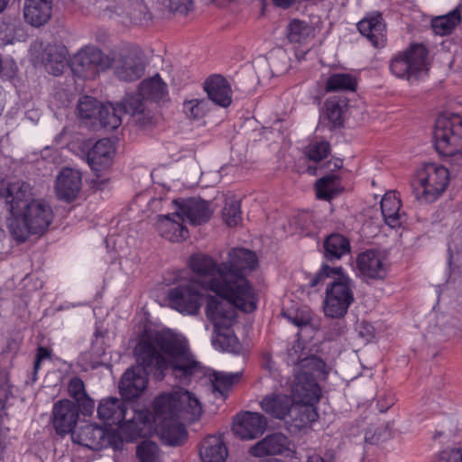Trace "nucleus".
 <instances>
[{
	"label": "nucleus",
	"instance_id": "f257e3e1",
	"mask_svg": "<svg viewBox=\"0 0 462 462\" xmlns=\"http://www.w3.org/2000/svg\"><path fill=\"white\" fill-rule=\"evenodd\" d=\"M138 366L129 367L119 384L121 396L128 401L139 398L147 388L148 373L163 379L165 371L182 384L196 377L205 376L208 371L191 353L188 341L180 336L158 333L142 339L134 347Z\"/></svg>",
	"mask_w": 462,
	"mask_h": 462
},
{
	"label": "nucleus",
	"instance_id": "f03ea898",
	"mask_svg": "<svg viewBox=\"0 0 462 462\" xmlns=\"http://www.w3.org/2000/svg\"><path fill=\"white\" fill-rule=\"evenodd\" d=\"M256 266V254L245 248L231 249L227 259L221 263L205 254H195L189 258V267L197 273V282L203 288L225 293L236 290L247 300L254 297V294L245 274Z\"/></svg>",
	"mask_w": 462,
	"mask_h": 462
},
{
	"label": "nucleus",
	"instance_id": "7ed1b4c3",
	"mask_svg": "<svg viewBox=\"0 0 462 462\" xmlns=\"http://www.w3.org/2000/svg\"><path fill=\"white\" fill-rule=\"evenodd\" d=\"M208 290L217 294L207 298L206 316L214 325V332L218 337H226L221 329H227L236 322V309L244 312H252L256 309L254 297L247 300L242 299L236 290L226 293L214 289Z\"/></svg>",
	"mask_w": 462,
	"mask_h": 462
},
{
	"label": "nucleus",
	"instance_id": "20e7f679",
	"mask_svg": "<svg viewBox=\"0 0 462 462\" xmlns=\"http://www.w3.org/2000/svg\"><path fill=\"white\" fill-rule=\"evenodd\" d=\"M53 218V212L43 200L32 199L29 204L14 217L7 218V226L13 237L24 242L30 234H43Z\"/></svg>",
	"mask_w": 462,
	"mask_h": 462
},
{
	"label": "nucleus",
	"instance_id": "39448f33",
	"mask_svg": "<svg viewBox=\"0 0 462 462\" xmlns=\"http://www.w3.org/2000/svg\"><path fill=\"white\" fill-rule=\"evenodd\" d=\"M154 423L180 420L189 414L190 420L199 419L202 407L199 399L190 392L180 389L171 393H162L153 402Z\"/></svg>",
	"mask_w": 462,
	"mask_h": 462
},
{
	"label": "nucleus",
	"instance_id": "423d86ee",
	"mask_svg": "<svg viewBox=\"0 0 462 462\" xmlns=\"http://www.w3.org/2000/svg\"><path fill=\"white\" fill-rule=\"evenodd\" d=\"M391 73L408 81L418 80L428 75L430 69L429 51L420 43L411 44L403 51L392 57L389 62Z\"/></svg>",
	"mask_w": 462,
	"mask_h": 462
},
{
	"label": "nucleus",
	"instance_id": "0eeeda50",
	"mask_svg": "<svg viewBox=\"0 0 462 462\" xmlns=\"http://www.w3.org/2000/svg\"><path fill=\"white\" fill-rule=\"evenodd\" d=\"M433 141L436 151L442 156L452 157L462 152V116L443 114L435 121Z\"/></svg>",
	"mask_w": 462,
	"mask_h": 462
},
{
	"label": "nucleus",
	"instance_id": "6e6552de",
	"mask_svg": "<svg viewBox=\"0 0 462 462\" xmlns=\"http://www.w3.org/2000/svg\"><path fill=\"white\" fill-rule=\"evenodd\" d=\"M449 172L442 165L427 163L418 171L413 192L418 200L430 203L438 199L448 187Z\"/></svg>",
	"mask_w": 462,
	"mask_h": 462
},
{
	"label": "nucleus",
	"instance_id": "1a4fd4ad",
	"mask_svg": "<svg viewBox=\"0 0 462 462\" xmlns=\"http://www.w3.org/2000/svg\"><path fill=\"white\" fill-rule=\"evenodd\" d=\"M353 282L343 271L327 283L324 313L327 317L343 318L354 302Z\"/></svg>",
	"mask_w": 462,
	"mask_h": 462
},
{
	"label": "nucleus",
	"instance_id": "9d476101",
	"mask_svg": "<svg viewBox=\"0 0 462 462\" xmlns=\"http://www.w3.org/2000/svg\"><path fill=\"white\" fill-rule=\"evenodd\" d=\"M78 115L93 128L116 129L122 123L117 109L111 104L104 105L95 97H82L77 106Z\"/></svg>",
	"mask_w": 462,
	"mask_h": 462
},
{
	"label": "nucleus",
	"instance_id": "9b49d317",
	"mask_svg": "<svg viewBox=\"0 0 462 462\" xmlns=\"http://www.w3.org/2000/svg\"><path fill=\"white\" fill-rule=\"evenodd\" d=\"M193 273L191 281L179 284L168 291L169 306L182 314L195 315L201 307L202 294L196 285L204 288L197 282V273Z\"/></svg>",
	"mask_w": 462,
	"mask_h": 462
},
{
	"label": "nucleus",
	"instance_id": "f8f14e48",
	"mask_svg": "<svg viewBox=\"0 0 462 462\" xmlns=\"http://www.w3.org/2000/svg\"><path fill=\"white\" fill-rule=\"evenodd\" d=\"M112 66V62L95 47H87L78 51L70 60V68L79 78L93 79L100 70Z\"/></svg>",
	"mask_w": 462,
	"mask_h": 462
},
{
	"label": "nucleus",
	"instance_id": "ddd939ff",
	"mask_svg": "<svg viewBox=\"0 0 462 462\" xmlns=\"http://www.w3.org/2000/svg\"><path fill=\"white\" fill-rule=\"evenodd\" d=\"M116 77L124 81H134L144 73L145 64L142 52L135 48H123L113 57Z\"/></svg>",
	"mask_w": 462,
	"mask_h": 462
},
{
	"label": "nucleus",
	"instance_id": "4468645a",
	"mask_svg": "<svg viewBox=\"0 0 462 462\" xmlns=\"http://www.w3.org/2000/svg\"><path fill=\"white\" fill-rule=\"evenodd\" d=\"M115 107L120 116L123 113L128 114L134 124L141 129H147L154 125V116L148 107V101L138 90L127 94Z\"/></svg>",
	"mask_w": 462,
	"mask_h": 462
},
{
	"label": "nucleus",
	"instance_id": "2eb2a0df",
	"mask_svg": "<svg viewBox=\"0 0 462 462\" xmlns=\"http://www.w3.org/2000/svg\"><path fill=\"white\" fill-rule=\"evenodd\" d=\"M79 407L68 399H62L54 403L51 422L58 435L72 434L79 417Z\"/></svg>",
	"mask_w": 462,
	"mask_h": 462
},
{
	"label": "nucleus",
	"instance_id": "dca6fc26",
	"mask_svg": "<svg viewBox=\"0 0 462 462\" xmlns=\"http://www.w3.org/2000/svg\"><path fill=\"white\" fill-rule=\"evenodd\" d=\"M267 419L259 412L245 411L238 414L233 424L232 430L243 440L257 439L267 428Z\"/></svg>",
	"mask_w": 462,
	"mask_h": 462
},
{
	"label": "nucleus",
	"instance_id": "f3484780",
	"mask_svg": "<svg viewBox=\"0 0 462 462\" xmlns=\"http://www.w3.org/2000/svg\"><path fill=\"white\" fill-rule=\"evenodd\" d=\"M251 456L262 457L264 456L285 455L295 453L292 442L283 433L277 432L267 435L249 448Z\"/></svg>",
	"mask_w": 462,
	"mask_h": 462
},
{
	"label": "nucleus",
	"instance_id": "a211bd4d",
	"mask_svg": "<svg viewBox=\"0 0 462 462\" xmlns=\"http://www.w3.org/2000/svg\"><path fill=\"white\" fill-rule=\"evenodd\" d=\"M32 188L29 183L22 180H16L8 183L5 189H0V197L5 199L7 210L11 217L20 215V212L32 200Z\"/></svg>",
	"mask_w": 462,
	"mask_h": 462
},
{
	"label": "nucleus",
	"instance_id": "6ab92c4d",
	"mask_svg": "<svg viewBox=\"0 0 462 462\" xmlns=\"http://www.w3.org/2000/svg\"><path fill=\"white\" fill-rule=\"evenodd\" d=\"M180 215L193 226L208 222L213 211L208 202L196 198L177 199L172 201Z\"/></svg>",
	"mask_w": 462,
	"mask_h": 462
},
{
	"label": "nucleus",
	"instance_id": "aec40b11",
	"mask_svg": "<svg viewBox=\"0 0 462 462\" xmlns=\"http://www.w3.org/2000/svg\"><path fill=\"white\" fill-rule=\"evenodd\" d=\"M359 272L371 279H383L386 276L388 263L386 255L375 249L361 253L356 260Z\"/></svg>",
	"mask_w": 462,
	"mask_h": 462
},
{
	"label": "nucleus",
	"instance_id": "412c9836",
	"mask_svg": "<svg viewBox=\"0 0 462 462\" xmlns=\"http://www.w3.org/2000/svg\"><path fill=\"white\" fill-rule=\"evenodd\" d=\"M294 402L316 404L319 401L320 389L316 377L308 373H297L291 386Z\"/></svg>",
	"mask_w": 462,
	"mask_h": 462
},
{
	"label": "nucleus",
	"instance_id": "4be33fe9",
	"mask_svg": "<svg viewBox=\"0 0 462 462\" xmlns=\"http://www.w3.org/2000/svg\"><path fill=\"white\" fill-rule=\"evenodd\" d=\"M81 185V173L72 168H64L56 177L55 190L57 197L60 199L70 202L78 197Z\"/></svg>",
	"mask_w": 462,
	"mask_h": 462
},
{
	"label": "nucleus",
	"instance_id": "5701e85b",
	"mask_svg": "<svg viewBox=\"0 0 462 462\" xmlns=\"http://www.w3.org/2000/svg\"><path fill=\"white\" fill-rule=\"evenodd\" d=\"M288 362L297 365V373H308L315 377V374H319L325 367L323 360L316 356H309L303 351L302 344L296 341L291 347L288 349Z\"/></svg>",
	"mask_w": 462,
	"mask_h": 462
},
{
	"label": "nucleus",
	"instance_id": "b1692460",
	"mask_svg": "<svg viewBox=\"0 0 462 462\" xmlns=\"http://www.w3.org/2000/svg\"><path fill=\"white\" fill-rule=\"evenodd\" d=\"M184 218L178 209L172 215L158 216L157 229L161 236L171 242H180L188 237L189 231L183 226Z\"/></svg>",
	"mask_w": 462,
	"mask_h": 462
},
{
	"label": "nucleus",
	"instance_id": "393cba45",
	"mask_svg": "<svg viewBox=\"0 0 462 462\" xmlns=\"http://www.w3.org/2000/svg\"><path fill=\"white\" fill-rule=\"evenodd\" d=\"M126 413L127 404L116 397L101 400L97 407L98 418L111 424H120L123 421L132 422V418L126 419Z\"/></svg>",
	"mask_w": 462,
	"mask_h": 462
},
{
	"label": "nucleus",
	"instance_id": "a878e982",
	"mask_svg": "<svg viewBox=\"0 0 462 462\" xmlns=\"http://www.w3.org/2000/svg\"><path fill=\"white\" fill-rule=\"evenodd\" d=\"M292 398L282 393H272L265 395L260 402L262 410L277 420H284L293 407Z\"/></svg>",
	"mask_w": 462,
	"mask_h": 462
},
{
	"label": "nucleus",
	"instance_id": "bb28decb",
	"mask_svg": "<svg viewBox=\"0 0 462 462\" xmlns=\"http://www.w3.org/2000/svg\"><path fill=\"white\" fill-rule=\"evenodd\" d=\"M74 443L79 444L89 449L100 450L104 448L105 429L97 424H86L71 434Z\"/></svg>",
	"mask_w": 462,
	"mask_h": 462
},
{
	"label": "nucleus",
	"instance_id": "cd10ccee",
	"mask_svg": "<svg viewBox=\"0 0 462 462\" xmlns=\"http://www.w3.org/2000/svg\"><path fill=\"white\" fill-rule=\"evenodd\" d=\"M51 0H24V20L34 27L45 24L51 17Z\"/></svg>",
	"mask_w": 462,
	"mask_h": 462
},
{
	"label": "nucleus",
	"instance_id": "c85d7f7f",
	"mask_svg": "<svg viewBox=\"0 0 462 462\" xmlns=\"http://www.w3.org/2000/svg\"><path fill=\"white\" fill-rule=\"evenodd\" d=\"M204 89L209 99L216 105L226 107L231 104V87L224 77L220 75L209 77L204 84Z\"/></svg>",
	"mask_w": 462,
	"mask_h": 462
},
{
	"label": "nucleus",
	"instance_id": "c756f323",
	"mask_svg": "<svg viewBox=\"0 0 462 462\" xmlns=\"http://www.w3.org/2000/svg\"><path fill=\"white\" fill-rule=\"evenodd\" d=\"M360 33L365 36L374 47H383L386 42L385 24L380 14H372L357 23Z\"/></svg>",
	"mask_w": 462,
	"mask_h": 462
},
{
	"label": "nucleus",
	"instance_id": "7c9ffc66",
	"mask_svg": "<svg viewBox=\"0 0 462 462\" xmlns=\"http://www.w3.org/2000/svg\"><path fill=\"white\" fill-rule=\"evenodd\" d=\"M67 54V50L64 46L48 44L42 55L46 70L54 76L62 74L68 64Z\"/></svg>",
	"mask_w": 462,
	"mask_h": 462
},
{
	"label": "nucleus",
	"instance_id": "2f4dec72",
	"mask_svg": "<svg viewBox=\"0 0 462 462\" xmlns=\"http://www.w3.org/2000/svg\"><path fill=\"white\" fill-rule=\"evenodd\" d=\"M115 148L109 139L98 140L88 152V162L90 167L98 171L101 168H107L111 163Z\"/></svg>",
	"mask_w": 462,
	"mask_h": 462
},
{
	"label": "nucleus",
	"instance_id": "473e14b6",
	"mask_svg": "<svg viewBox=\"0 0 462 462\" xmlns=\"http://www.w3.org/2000/svg\"><path fill=\"white\" fill-rule=\"evenodd\" d=\"M156 431L161 439L170 446L181 445L187 437V431L180 420L155 422Z\"/></svg>",
	"mask_w": 462,
	"mask_h": 462
},
{
	"label": "nucleus",
	"instance_id": "72a5a7b5",
	"mask_svg": "<svg viewBox=\"0 0 462 462\" xmlns=\"http://www.w3.org/2000/svg\"><path fill=\"white\" fill-rule=\"evenodd\" d=\"M68 392L69 396L76 401V405L79 407L84 416H90L93 413L95 402L88 395L84 382L79 377H73L69 380Z\"/></svg>",
	"mask_w": 462,
	"mask_h": 462
},
{
	"label": "nucleus",
	"instance_id": "f704fd0d",
	"mask_svg": "<svg viewBox=\"0 0 462 462\" xmlns=\"http://www.w3.org/2000/svg\"><path fill=\"white\" fill-rule=\"evenodd\" d=\"M199 454L203 462H225L227 448L219 437L208 436L203 440Z\"/></svg>",
	"mask_w": 462,
	"mask_h": 462
},
{
	"label": "nucleus",
	"instance_id": "c9c22d12",
	"mask_svg": "<svg viewBox=\"0 0 462 462\" xmlns=\"http://www.w3.org/2000/svg\"><path fill=\"white\" fill-rule=\"evenodd\" d=\"M402 203L395 193H386L381 200V211L386 225L392 228L400 226L403 215L400 213Z\"/></svg>",
	"mask_w": 462,
	"mask_h": 462
},
{
	"label": "nucleus",
	"instance_id": "e433bc0d",
	"mask_svg": "<svg viewBox=\"0 0 462 462\" xmlns=\"http://www.w3.org/2000/svg\"><path fill=\"white\" fill-rule=\"evenodd\" d=\"M324 257L328 261H335L350 253L349 240L341 234L333 233L326 237L323 243Z\"/></svg>",
	"mask_w": 462,
	"mask_h": 462
},
{
	"label": "nucleus",
	"instance_id": "4c0bfd02",
	"mask_svg": "<svg viewBox=\"0 0 462 462\" xmlns=\"http://www.w3.org/2000/svg\"><path fill=\"white\" fill-rule=\"evenodd\" d=\"M137 90L148 102H158L167 97V86L158 74L150 79H143Z\"/></svg>",
	"mask_w": 462,
	"mask_h": 462
},
{
	"label": "nucleus",
	"instance_id": "58836bf2",
	"mask_svg": "<svg viewBox=\"0 0 462 462\" xmlns=\"http://www.w3.org/2000/svg\"><path fill=\"white\" fill-rule=\"evenodd\" d=\"M296 428L309 426L318 419V412L313 403L293 402L291 411L288 415Z\"/></svg>",
	"mask_w": 462,
	"mask_h": 462
},
{
	"label": "nucleus",
	"instance_id": "ea45409f",
	"mask_svg": "<svg viewBox=\"0 0 462 462\" xmlns=\"http://www.w3.org/2000/svg\"><path fill=\"white\" fill-rule=\"evenodd\" d=\"M338 180L339 177L334 173L327 174L317 180L315 183L317 198L329 201L337 196L340 193Z\"/></svg>",
	"mask_w": 462,
	"mask_h": 462
},
{
	"label": "nucleus",
	"instance_id": "a19ab883",
	"mask_svg": "<svg viewBox=\"0 0 462 462\" xmlns=\"http://www.w3.org/2000/svg\"><path fill=\"white\" fill-rule=\"evenodd\" d=\"M461 14L458 8L454 9L446 15L437 16L431 20L433 32L438 35H448L460 23Z\"/></svg>",
	"mask_w": 462,
	"mask_h": 462
},
{
	"label": "nucleus",
	"instance_id": "79ce46f5",
	"mask_svg": "<svg viewBox=\"0 0 462 462\" xmlns=\"http://www.w3.org/2000/svg\"><path fill=\"white\" fill-rule=\"evenodd\" d=\"M128 423V425L120 423L119 431L105 430V440L106 441H105L104 448L112 447L114 449H120L123 447L124 439L128 442L133 441L137 436L138 430L134 429L130 435H125L126 428H136V425H133L132 422Z\"/></svg>",
	"mask_w": 462,
	"mask_h": 462
},
{
	"label": "nucleus",
	"instance_id": "37998d69",
	"mask_svg": "<svg viewBox=\"0 0 462 462\" xmlns=\"http://www.w3.org/2000/svg\"><path fill=\"white\" fill-rule=\"evenodd\" d=\"M356 87V78L347 73H335L326 80V92L355 91Z\"/></svg>",
	"mask_w": 462,
	"mask_h": 462
},
{
	"label": "nucleus",
	"instance_id": "c03bdc74",
	"mask_svg": "<svg viewBox=\"0 0 462 462\" xmlns=\"http://www.w3.org/2000/svg\"><path fill=\"white\" fill-rule=\"evenodd\" d=\"M212 391L224 396L230 387L240 379V373L225 374L220 372H212L208 374Z\"/></svg>",
	"mask_w": 462,
	"mask_h": 462
},
{
	"label": "nucleus",
	"instance_id": "a18cd8bd",
	"mask_svg": "<svg viewBox=\"0 0 462 462\" xmlns=\"http://www.w3.org/2000/svg\"><path fill=\"white\" fill-rule=\"evenodd\" d=\"M312 31L308 23L293 20L288 25L287 38L291 43H301L310 36Z\"/></svg>",
	"mask_w": 462,
	"mask_h": 462
},
{
	"label": "nucleus",
	"instance_id": "49530a36",
	"mask_svg": "<svg viewBox=\"0 0 462 462\" xmlns=\"http://www.w3.org/2000/svg\"><path fill=\"white\" fill-rule=\"evenodd\" d=\"M222 217L228 226H236L242 221L240 201L235 197L226 199L222 209Z\"/></svg>",
	"mask_w": 462,
	"mask_h": 462
},
{
	"label": "nucleus",
	"instance_id": "de8ad7c7",
	"mask_svg": "<svg viewBox=\"0 0 462 462\" xmlns=\"http://www.w3.org/2000/svg\"><path fill=\"white\" fill-rule=\"evenodd\" d=\"M330 152V143L325 140L314 139L305 148V155L309 160L315 162H319L327 158Z\"/></svg>",
	"mask_w": 462,
	"mask_h": 462
},
{
	"label": "nucleus",
	"instance_id": "09e8293b",
	"mask_svg": "<svg viewBox=\"0 0 462 462\" xmlns=\"http://www.w3.org/2000/svg\"><path fill=\"white\" fill-rule=\"evenodd\" d=\"M325 107L326 113L323 119H328V123L330 124L329 129L333 130L341 126L343 124V108L339 101L335 98H330L326 101Z\"/></svg>",
	"mask_w": 462,
	"mask_h": 462
},
{
	"label": "nucleus",
	"instance_id": "8fccbe9b",
	"mask_svg": "<svg viewBox=\"0 0 462 462\" xmlns=\"http://www.w3.org/2000/svg\"><path fill=\"white\" fill-rule=\"evenodd\" d=\"M136 456L141 462H160L159 447L150 440H144L136 447Z\"/></svg>",
	"mask_w": 462,
	"mask_h": 462
},
{
	"label": "nucleus",
	"instance_id": "3c124183",
	"mask_svg": "<svg viewBox=\"0 0 462 462\" xmlns=\"http://www.w3.org/2000/svg\"><path fill=\"white\" fill-rule=\"evenodd\" d=\"M283 315L295 326L300 328H306L310 326L312 321L311 313L306 310H297L294 312H285Z\"/></svg>",
	"mask_w": 462,
	"mask_h": 462
},
{
	"label": "nucleus",
	"instance_id": "603ef678",
	"mask_svg": "<svg viewBox=\"0 0 462 462\" xmlns=\"http://www.w3.org/2000/svg\"><path fill=\"white\" fill-rule=\"evenodd\" d=\"M342 271L341 267L334 268L328 265H323L321 270L310 281V286L315 287L319 285L325 279L333 280V276L338 275Z\"/></svg>",
	"mask_w": 462,
	"mask_h": 462
},
{
	"label": "nucleus",
	"instance_id": "864d4df0",
	"mask_svg": "<svg viewBox=\"0 0 462 462\" xmlns=\"http://www.w3.org/2000/svg\"><path fill=\"white\" fill-rule=\"evenodd\" d=\"M15 38V25L10 22L0 23V45L5 46L13 43Z\"/></svg>",
	"mask_w": 462,
	"mask_h": 462
},
{
	"label": "nucleus",
	"instance_id": "5fc2aeb1",
	"mask_svg": "<svg viewBox=\"0 0 462 462\" xmlns=\"http://www.w3.org/2000/svg\"><path fill=\"white\" fill-rule=\"evenodd\" d=\"M434 462H462V450L454 448L449 451H442Z\"/></svg>",
	"mask_w": 462,
	"mask_h": 462
},
{
	"label": "nucleus",
	"instance_id": "6e6d98bb",
	"mask_svg": "<svg viewBox=\"0 0 462 462\" xmlns=\"http://www.w3.org/2000/svg\"><path fill=\"white\" fill-rule=\"evenodd\" d=\"M203 104V101L201 100H190L188 103L185 104L186 108V114L189 117L197 119L199 118L202 116V108L201 105Z\"/></svg>",
	"mask_w": 462,
	"mask_h": 462
},
{
	"label": "nucleus",
	"instance_id": "4d7b16f0",
	"mask_svg": "<svg viewBox=\"0 0 462 462\" xmlns=\"http://www.w3.org/2000/svg\"><path fill=\"white\" fill-rule=\"evenodd\" d=\"M11 394V385L6 373L0 372V403L5 402Z\"/></svg>",
	"mask_w": 462,
	"mask_h": 462
},
{
	"label": "nucleus",
	"instance_id": "13d9d810",
	"mask_svg": "<svg viewBox=\"0 0 462 462\" xmlns=\"http://www.w3.org/2000/svg\"><path fill=\"white\" fill-rule=\"evenodd\" d=\"M356 329H357L359 337L364 338L365 341H370L374 337V327L371 324H369L368 322L362 321L357 326Z\"/></svg>",
	"mask_w": 462,
	"mask_h": 462
},
{
	"label": "nucleus",
	"instance_id": "bf43d9fd",
	"mask_svg": "<svg viewBox=\"0 0 462 462\" xmlns=\"http://www.w3.org/2000/svg\"><path fill=\"white\" fill-rule=\"evenodd\" d=\"M51 355V352L47 347L39 346L37 348L36 357H35L34 365H33L35 373L40 368L42 361H43L44 359L50 358Z\"/></svg>",
	"mask_w": 462,
	"mask_h": 462
},
{
	"label": "nucleus",
	"instance_id": "052dcab7",
	"mask_svg": "<svg viewBox=\"0 0 462 462\" xmlns=\"http://www.w3.org/2000/svg\"><path fill=\"white\" fill-rule=\"evenodd\" d=\"M346 329V326L342 321H336L328 332L327 337L328 339L334 340L337 337L345 334Z\"/></svg>",
	"mask_w": 462,
	"mask_h": 462
},
{
	"label": "nucleus",
	"instance_id": "680f3d73",
	"mask_svg": "<svg viewBox=\"0 0 462 462\" xmlns=\"http://www.w3.org/2000/svg\"><path fill=\"white\" fill-rule=\"evenodd\" d=\"M382 430L380 429L369 428L365 431V439L372 445L379 443L381 440Z\"/></svg>",
	"mask_w": 462,
	"mask_h": 462
},
{
	"label": "nucleus",
	"instance_id": "e2e57ef3",
	"mask_svg": "<svg viewBox=\"0 0 462 462\" xmlns=\"http://www.w3.org/2000/svg\"><path fill=\"white\" fill-rule=\"evenodd\" d=\"M342 166H343V162L338 158L332 159L324 164V167L327 168L328 171H337L340 168H342Z\"/></svg>",
	"mask_w": 462,
	"mask_h": 462
},
{
	"label": "nucleus",
	"instance_id": "0e129e2a",
	"mask_svg": "<svg viewBox=\"0 0 462 462\" xmlns=\"http://www.w3.org/2000/svg\"><path fill=\"white\" fill-rule=\"evenodd\" d=\"M170 8L174 12H186L188 10L186 5L182 3L179 5L178 0H170Z\"/></svg>",
	"mask_w": 462,
	"mask_h": 462
},
{
	"label": "nucleus",
	"instance_id": "69168bd1",
	"mask_svg": "<svg viewBox=\"0 0 462 462\" xmlns=\"http://www.w3.org/2000/svg\"><path fill=\"white\" fill-rule=\"evenodd\" d=\"M462 259V254L460 253H457L456 255H453L452 254H449L448 262L449 265L452 264L457 265L458 267L461 266L460 260Z\"/></svg>",
	"mask_w": 462,
	"mask_h": 462
},
{
	"label": "nucleus",
	"instance_id": "338daca9",
	"mask_svg": "<svg viewBox=\"0 0 462 462\" xmlns=\"http://www.w3.org/2000/svg\"><path fill=\"white\" fill-rule=\"evenodd\" d=\"M273 3L277 5V6H280V7H282V8H287L289 7L291 4L294 3L295 0H273Z\"/></svg>",
	"mask_w": 462,
	"mask_h": 462
},
{
	"label": "nucleus",
	"instance_id": "774afa93",
	"mask_svg": "<svg viewBox=\"0 0 462 462\" xmlns=\"http://www.w3.org/2000/svg\"><path fill=\"white\" fill-rule=\"evenodd\" d=\"M307 462H330V461H325L323 457H321L318 454H313L308 457Z\"/></svg>",
	"mask_w": 462,
	"mask_h": 462
}]
</instances>
